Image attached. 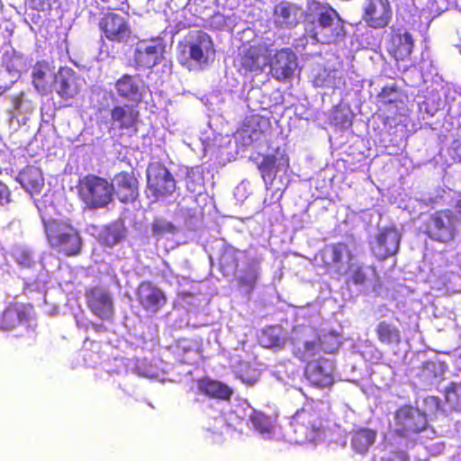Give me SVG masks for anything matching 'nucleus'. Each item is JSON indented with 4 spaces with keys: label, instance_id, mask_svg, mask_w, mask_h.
I'll use <instances>...</instances> for the list:
<instances>
[{
    "label": "nucleus",
    "instance_id": "473e14b6",
    "mask_svg": "<svg viewBox=\"0 0 461 461\" xmlns=\"http://www.w3.org/2000/svg\"><path fill=\"white\" fill-rule=\"evenodd\" d=\"M125 230L119 224L105 226L99 233L98 240L101 245L113 248L124 239Z\"/></svg>",
    "mask_w": 461,
    "mask_h": 461
},
{
    "label": "nucleus",
    "instance_id": "f8f14e48",
    "mask_svg": "<svg viewBox=\"0 0 461 461\" xmlns=\"http://www.w3.org/2000/svg\"><path fill=\"white\" fill-rule=\"evenodd\" d=\"M333 372L332 362L328 358L319 357L306 364L304 376L314 387L330 388L334 383Z\"/></svg>",
    "mask_w": 461,
    "mask_h": 461
},
{
    "label": "nucleus",
    "instance_id": "0eeeda50",
    "mask_svg": "<svg viewBox=\"0 0 461 461\" xmlns=\"http://www.w3.org/2000/svg\"><path fill=\"white\" fill-rule=\"evenodd\" d=\"M316 337V330L311 326L298 325L292 330L294 355L302 361H312V358L321 353Z\"/></svg>",
    "mask_w": 461,
    "mask_h": 461
},
{
    "label": "nucleus",
    "instance_id": "39448f33",
    "mask_svg": "<svg viewBox=\"0 0 461 461\" xmlns=\"http://www.w3.org/2000/svg\"><path fill=\"white\" fill-rule=\"evenodd\" d=\"M145 194L151 203L172 196L176 191V181L170 170L160 161L150 162L146 169Z\"/></svg>",
    "mask_w": 461,
    "mask_h": 461
},
{
    "label": "nucleus",
    "instance_id": "c756f323",
    "mask_svg": "<svg viewBox=\"0 0 461 461\" xmlns=\"http://www.w3.org/2000/svg\"><path fill=\"white\" fill-rule=\"evenodd\" d=\"M377 340L386 346H398L402 342V332L394 323L383 320L375 328Z\"/></svg>",
    "mask_w": 461,
    "mask_h": 461
},
{
    "label": "nucleus",
    "instance_id": "4be33fe9",
    "mask_svg": "<svg viewBox=\"0 0 461 461\" xmlns=\"http://www.w3.org/2000/svg\"><path fill=\"white\" fill-rule=\"evenodd\" d=\"M185 47L188 49L190 59L198 65H206L209 53L213 51V41L207 32L200 30L195 32Z\"/></svg>",
    "mask_w": 461,
    "mask_h": 461
},
{
    "label": "nucleus",
    "instance_id": "bb28decb",
    "mask_svg": "<svg viewBox=\"0 0 461 461\" xmlns=\"http://www.w3.org/2000/svg\"><path fill=\"white\" fill-rule=\"evenodd\" d=\"M18 182L30 194H40L44 187V176L40 167L26 166L18 176Z\"/></svg>",
    "mask_w": 461,
    "mask_h": 461
},
{
    "label": "nucleus",
    "instance_id": "393cba45",
    "mask_svg": "<svg viewBox=\"0 0 461 461\" xmlns=\"http://www.w3.org/2000/svg\"><path fill=\"white\" fill-rule=\"evenodd\" d=\"M53 67L47 60H38L32 71V81L35 89L42 95L50 92Z\"/></svg>",
    "mask_w": 461,
    "mask_h": 461
},
{
    "label": "nucleus",
    "instance_id": "20e7f679",
    "mask_svg": "<svg viewBox=\"0 0 461 461\" xmlns=\"http://www.w3.org/2000/svg\"><path fill=\"white\" fill-rule=\"evenodd\" d=\"M312 38L322 44H334L346 37L345 23L330 5L321 6L313 22Z\"/></svg>",
    "mask_w": 461,
    "mask_h": 461
},
{
    "label": "nucleus",
    "instance_id": "cd10ccee",
    "mask_svg": "<svg viewBox=\"0 0 461 461\" xmlns=\"http://www.w3.org/2000/svg\"><path fill=\"white\" fill-rule=\"evenodd\" d=\"M27 319L23 305L11 302L0 312V330H12Z\"/></svg>",
    "mask_w": 461,
    "mask_h": 461
},
{
    "label": "nucleus",
    "instance_id": "f704fd0d",
    "mask_svg": "<svg viewBox=\"0 0 461 461\" xmlns=\"http://www.w3.org/2000/svg\"><path fill=\"white\" fill-rule=\"evenodd\" d=\"M297 13L298 8L294 5L289 3H280L275 8V14L286 25L296 23Z\"/></svg>",
    "mask_w": 461,
    "mask_h": 461
},
{
    "label": "nucleus",
    "instance_id": "1a4fd4ad",
    "mask_svg": "<svg viewBox=\"0 0 461 461\" xmlns=\"http://www.w3.org/2000/svg\"><path fill=\"white\" fill-rule=\"evenodd\" d=\"M98 25L104 37L113 42H126L131 36L128 14L108 12L101 17Z\"/></svg>",
    "mask_w": 461,
    "mask_h": 461
},
{
    "label": "nucleus",
    "instance_id": "9b49d317",
    "mask_svg": "<svg viewBox=\"0 0 461 461\" xmlns=\"http://www.w3.org/2000/svg\"><path fill=\"white\" fill-rule=\"evenodd\" d=\"M140 306L149 314H156L167 304V298L158 286L151 281L140 282L135 290Z\"/></svg>",
    "mask_w": 461,
    "mask_h": 461
},
{
    "label": "nucleus",
    "instance_id": "49530a36",
    "mask_svg": "<svg viewBox=\"0 0 461 461\" xmlns=\"http://www.w3.org/2000/svg\"><path fill=\"white\" fill-rule=\"evenodd\" d=\"M34 8L40 11L50 10L51 7L50 0H32Z\"/></svg>",
    "mask_w": 461,
    "mask_h": 461
},
{
    "label": "nucleus",
    "instance_id": "c03bdc74",
    "mask_svg": "<svg viewBox=\"0 0 461 461\" xmlns=\"http://www.w3.org/2000/svg\"><path fill=\"white\" fill-rule=\"evenodd\" d=\"M10 191L8 186L0 181V205H5L10 202Z\"/></svg>",
    "mask_w": 461,
    "mask_h": 461
},
{
    "label": "nucleus",
    "instance_id": "4c0bfd02",
    "mask_svg": "<svg viewBox=\"0 0 461 461\" xmlns=\"http://www.w3.org/2000/svg\"><path fill=\"white\" fill-rule=\"evenodd\" d=\"M277 158L273 154L263 156L261 162L258 165V169L260 171L261 176L264 180L267 177H272L277 171Z\"/></svg>",
    "mask_w": 461,
    "mask_h": 461
},
{
    "label": "nucleus",
    "instance_id": "a211bd4d",
    "mask_svg": "<svg viewBox=\"0 0 461 461\" xmlns=\"http://www.w3.org/2000/svg\"><path fill=\"white\" fill-rule=\"evenodd\" d=\"M269 47L266 43H258L245 47L240 53V71L245 74L261 71L267 65Z\"/></svg>",
    "mask_w": 461,
    "mask_h": 461
},
{
    "label": "nucleus",
    "instance_id": "2f4dec72",
    "mask_svg": "<svg viewBox=\"0 0 461 461\" xmlns=\"http://www.w3.org/2000/svg\"><path fill=\"white\" fill-rule=\"evenodd\" d=\"M239 254L240 250L234 247L226 246L223 248L219 258L220 268L223 275L227 276L236 271L240 263Z\"/></svg>",
    "mask_w": 461,
    "mask_h": 461
},
{
    "label": "nucleus",
    "instance_id": "a18cd8bd",
    "mask_svg": "<svg viewBox=\"0 0 461 461\" xmlns=\"http://www.w3.org/2000/svg\"><path fill=\"white\" fill-rule=\"evenodd\" d=\"M385 461H409V457L406 452L399 450L392 452Z\"/></svg>",
    "mask_w": 461,
    "mask_h": 461
},
{
    "label": "nucleus",
    "instance_id": "7c9ffc66",
    "mask_svg": "<svg viewBox=\"0 0 461 461\" xmlns=\"http://www.w3.org/2000/svg\"><path fill=\"white\" fill-rule=\"evenodd\" d=\"M375 438V430L367 428L357 429L352 433V448L359 454H365L374 444Z\"/></svg>",
    "mask_w": 461,
    "mask_h": 461
},
{
    "label": "nucleus",
    "instance_id": "09e8293b",
    "mask_svg": "<svg viewBox=\"0 0 461 461\" xmlns=\"http://www.w3.org/2000/svg\"><path fill=\"white\" fill-rule=\"evenodd\" d=\"M92 327L97 332L105 331L106 330V328L104 327V324L93 323Z\"/></svg>",
    "mask_w": 461,
    "mask_h": 461
},
{
    "label": "nucleus",
    "instance_id": "6ab92c4d",
    "mask_svg": "<svg viewBox=\"0 0 461 461\" xmlns=\"http://www.w3.org/2000/svg\"><path fill=\"white\" fill-rule=\"evenodd\" d=\"M267 65L270 67L273 77L278 81H284L293 76L296 56L290 49H281L276 50L273 57L269 54Z\"/></svg>",
    "mask_w": 461,
    "mask_h": 461
},
{
    "label": "nucleus",
    "instance_id": "c9c22d12",
    "mask_svg": "<svg viewBox=\"0 0 461 461\" xmlns=\"http://www.w3.org/2000/svg\"><path fill=\"white\" fill-rule=\"evenodd\" d=\"M445 400L450 409L461 411V384L452 383L445 391Z\"/></svg>",
    "mask_w": 461,
    "mask_h": 461
},
{
    "label": "nucleus",
    "instance_id": "ddd939ff",
    "mask_svg": "<svg viewBox=\"0 0 461 461\" xmlns=\"http://www.w3.org/2000/svg\"><path fill=\"white\" fill-rule=\"evenodd\" d=\"M344 253L350 255L345 242L330 243L321 249L315 255L314 259L326 273L340 274Z\"/></svg>",
    "mask_w": 461,
    "mask_h": 461
},
{
    "label": "nucleus",
    "instance_id": "e433bc0d",
    "mask_svg": "<svg viewBox=\"0 0 461 461\" xmlns=\"http://www.w3.org/2000/svg\"><path fill=\"white\" fill-rule=\"evenodd\" d=\"M150 230L153 236L161 238L166 234H174L177 228L171 221L162 218H156L150 224Z\"/></svg>",
    "mask_w": 461,
    "mask_h": 461
},
{
    "label": "nucleus",
    "instance_id": "a878e982",
    "mask_svg": "<svg viewBox=\"0 0 461 461\" xmlns=\"http://www.w3.org/2000/svg\"><path fill=\"white\" fill-rule=\"evenodd\" d=\"M196 384L200 393L212 399L229 401L233 394V391L229 385L209 377L199 378Z\"/></svg>",
    "mask_w": 461,
    "mask_h": 461
},
{
    "label": "nucleus",
    "instance_id": "a19ab883",
    "mask_svg": "<svg viewBox=\"0 0 461 461\" xmlns=\"http://www.w3.org/2000/svg\"><path fill=\"white\" fill-rule=\"evenodd\" d=\"M395 92L394 87L384 86L378 95L379 102L383 104H391L396 102V99L393 98L391 95Z\"/></svg>",
    "mask_w": 461,
    "mask_h": 461
},
{
    "label": "nucleus",
    "instance_id": "6e6552de",
    "mask_svg": "<svg viewBox=\"0 0 461 461\" xmlns=\"http://www.w3.org/2000/svg\"><path fill=\"white\" fill-rule=\"evenodd\" d=\"M84 295L89 311L103 321H111L114 316V304L111 293L99 285L88 286Z\"/></svg>",
    "mask_w": 461,
    "mask_h": 461
},
{
    "label": "nucleus",
    "instance_id": "423d86ee",
    "mask_svg": "<svg viewBox=\"0 0 461 461\" xmlns=\"http://www.w3.org/2000/svg\"><path fill=\"white\" fill-rule=\"evenodd\" d=\"M393 422V433L402 438L419 434L428 427L426 413L410 404L402 405L395 410Z\"/></svg>",
    "mask_w": 461,
    "mask_h": 461
},
{
    "label": "nucleus",
    "instance_id": "8fccbe9b",
    "mask_svg": "<svg viewBox=\"0 0 461 461\" xmlns=\"http://www.w3.org/2000/svg\"><path fill=\"white\" fill-rule=\"evenodd\" d=\"M455 208L458 212H461V199L456 202Z\"/></svg>",
    "mask_w": 461,
    "mask_h": 461
},
{
    "label": "nucleus",
    "instance_id": "f03ea898",
    "mask_svg": "<svg viewBox=\"0 0 461 461\" xmlns=\"http://www.w3.org/2000/svg\"><path fill=\"white\" fill-rule=\"evenodd\" d=\"M44 230L50 247L66 257L80 254L83 239L69 220H43Z\"/></svg>",
    "mask_w": 461,
    "mask_h": 461
},
{
    "label": "nucleus",
    "instance_id": "5701e85b",
    "mask_svg": "<svg viewBox=\"0 0 461 461\" xmlns=\"http://www.w3.org/2000/svg\"><path fill=\"white\" fill-rule=\"evenodd\" d=\"M162 53L163 46L161 43L143 40L138 42L136 46L134 61L138 67L149 68L159 62Z\"/></svg>",
    "mask_w": 461,
    "mask_h": 461
},
{
    "label": "nucleus",
    "instance_id": "4468645a",
    "mask_svg": "<svg viewBox=\"0 0 461 461\" xmlns=\"http://www.w3.org/2000/svg\"><path fill=\"white\" fill-rule=\"evenodd\" d=\"M111 123L121 131L136 134L139 131L140 111L138 105L131 104H115L110 112Z\"/></svg>",
    "mask_w": 461,
    "mask_h": 461
},
{
    "label": "nucleus",
    "instance_id": "ea45409f",
    "mask_svg": "<svg viewBox=\"0 0 461 461\" xmlns=\"http://www.w3.org/2000/svg\"><path fill=\"white\" fill-rule=\"evenodd\" d=\"M448 155L454 162L461 163V137L452 140L448 148Z\"/></svg>",
    "mask_w": 461,
    "mask_h": 461
},
{
    "label": "nucleus",
    "instance_id": "aec40b11",
    "mask_svg": "<svg viewBox=\"0 0 461 461\" xmlns=\"http://www.w3.org/2000/svg\"><path fill=\"white\" fill-rule=\"evenodd\" d=\"M113 194L123 203H133L139 196V180L133 171H121L113 181Z\"/></svg>",
    "mask_w": 461,
    "mask_h": 461
},
{
    "label": "nucleus",
    "instance_id": "7ed1b4c3",
    "mask_svg": "<svg viewBox=\"0 0 461 461\" xmlns=\"http://www.w3.org/2000/svg\"><path fill=\"white\" fill-rule=\"evenodd\" d=\"M77 194L89 209H100L113 201V185L107 178L87 174L78 179Z\"/></svg>",
    "mask_w": 461,
    "mask_h": 461
},
{
    "label": "nucleus",
    "instance_id": "9d476101",
    "mask_svg": "<svg viewBox=\"0 0 461 461\" xmlns=\"http://www.w3.org/2000/svg\"><path fill=\"white\" fill-rule=\"evenodd\" d=\"M384 47L387 53L396 61H404L412 54L414 40L406 28L392 26L385 38Z\"/></svg>",
    "mask_w": 461,
    "mask_h": 461
},
{
    "label": "nucleus",
    "instance_id": "79ce46f5",
    "mask_svg": "<svg viewBox=\"0 0 461 461\" xmlns=\"http://www.w3.org/2000/svg\"><path fill=\"white\" fill-rule=\"evenodd\" d=\"M350 278L355 285H363L366 281V275L362 267H357L352 271Z\"/></svg>",
    "mask_w": 461,
    "mask_h": 461
},
{
    "label": "nucleus",
    "instance_id": "dca6fc26",
    "mask_svg": "<svg viewBox=\"0 0 461 461\" xmlns=\"http://www.w3.org/2000/svg\"><path fill=\"white\" fill-rule=\"evenodd\" d=\"M393 10L389 0H368L362 20L373 29H384L391 22Z\"/></svg>",
    "mask_w": 461,
    "mask_h": 461
},
{
    "label": "nucleus",
    "instance_id": "2eb2a0df",
    "mask_svg": "<svg viewBox=\"0 0 461 461\" xmlns=\"http://www.w3.org/2000/svg\"><path fill=\"white\" fill-rule=\"evenodd\" d=\"M429 236L439 242H448L455 238L454 215L450 210H440L433 213L428 227Z\"/></svg>",
    "mask_w": 461,
    "mask_h": 461
},
{
    "label": "nucleus",
    "instance_id": "b1692460",
    "mask_svg": "<svg viewBox=\"0 0 461 461\" xmlns=\"http://www.w3.org/2000/svg\"><path fill=\"white\" fill-rule=\"evenodd\" d=\"M117 95L128 101L140 103L142 99V85L139 76L123 74L114 83Z\"/></svg>",
    "mask_w": 461,
    "mask_h": 461
},
{
    "label": "nucleus",
    "instance_id": "de8ad7c7",
    "mask_svg": "<svg viewBox=\"0 0 461 461\" xmlns=\"http://www.w3.org/2000/svg\"><path fill=\"white\" fill-rule=\"evenodd\" d=\"M186 188L193 193L197 191L196 185L190 176H187L186 178Z\"/></svg>",
    "mask_w": 461,
    "mask_h": 461
},
{
    "label": "nucleus",
    "instance_id": "72a5a7b5",
    "mask_svg": "<svg viewBox=\"0 0 461 461\" xmlns=\"http://www.w3.org/2000/svg\"><path fill=\"white\" fill-rule=\"evenodd\" d=\"M321 352L334 353L338 350L340 341L339 335L335 332H323L319 334L316 331V337Z\"/></svg>",
    "mask_w": 461,
    "mask_h": 461
},
{
    "label": "nucleus",
    "instance_id": "58836bf2",
    "mask_svg": "<svg viewBox=\"0 0 461 461\" xmlns=\"http://www.w3.org/2000/svg\"><path fill=\"white\" fill-rule=\"evenodd\" d=\"M253 428L260 433H268L272 429L271 418L261 411H253L250 415Z\"/></svg>",
    "mask_w": 461,
    "mask_h": 461
},
{
    "label": "nucleus",
    "instance_id": "3c124183",
    "mask_svg": "<svg viewBox=\"0 0 461 461\" xmlns=\"http://www.w3.org/2000/svg\"><path fill=\"white\" fill-rule=\"evenodd\" d=\"M178 347H181L185 351L188 350V349H186V348L185 346H181L180 344L178 345Z\"/></svg>",
    "mask_w": 461,
    "mask_h": 461
},
{
    "label": "nucleus",
    "instance_id": "f3484780",
    "mask_svg": "<svg viewBox=\"0 0 461 461\" xmlns=\"http://www.w3.org/2000/svg\"><path fill=\"white\" fill-rule=\"evenodd\" d=\"M400 242L401 234L394 227L384 228L377 233L371 250L378 260H384L398 252Z\"/></svg>",
    "mask_w": 461,
    "mask_h": 461
},
{
    "label": "nucleus",
    "instance_id": "412c9836",
    "mask_svg": "<svg viewBox=\"0 0 461 461\" xmlns=\"http://www.w3.org/2000/svg\"><path fill=\"white\" fill-rule=\"evenodd\" d=\"M80 79L70 68H60L54 79V89L64 101L74 99L80 93Z\"/></svg>",
    "mask_w": 461,
    "mask_h": 461
},
{
    "label": "nucleus",
    "instance_id": "f257e3e1",
    "mask_svg": "<svg viewBox=\"0 0 461 461\" xmlns=\"http://www.w3.org/2000/svg\"><path fill=\"white\" fill-rule=\"evenodd\" d=\"M330 407L326 402L308 401L291 418L290 426L298 443L313 442L325 432Z\"/></svg>",
    "mask_w": 461,
    "mask_h": 461
},
{
    "label": "nucleus",
    "instance_id": "c85d7f7f",
    "mask_svg": "<svg viewBox=\"0 0 461 461\" xmlns=\"http://www.w3.org/2000/svg\"><path fill=\"white\" fill-rule=\"evenodd\" d=\"M259 278V260L252 259L246 266L243 273L236 279L239 289L246 294H251Z\"/></svg>",
    "mask_w": 461,
    "mask_h": 461
},
{
    "label": "nucleus",
    "instance_id": "37998d69",
    "mask_svg": "<svg viewBox=\"0 0 461 461\" xmlns=\"http://www.w3.org/2000/svg\"><path fill=\"white\" fill-rule=\"evenodd\" d=\"M239 378L247 385L252 386L258 381V375L256 374L254 371V374L249 375L243 371H240L239 373Z\"/></svg>",
    "mask_w": 461,
    "mask_h": 461
}]
</instances>
